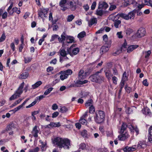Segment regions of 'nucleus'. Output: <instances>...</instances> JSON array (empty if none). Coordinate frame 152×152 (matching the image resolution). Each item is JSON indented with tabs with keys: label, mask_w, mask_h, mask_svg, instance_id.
Returning <instances> with one entry per match:
<instances>
[{
	"label": "nucleus",
	"mask_w": 152,
	"mask_h": 152,
	"mask_svg": "<svg viewBox=\"0 0 152 152\" xmlns=\"http://www.w3.org/2000/svg\"><path fill=\"white\" fill-rule=\"evenodd\" d=\"M86 35V33L84 31H83L79 33L77 35V37L79 38H82L85 37Z\"/></svg>",
	"instance_id": "4c0bfd02"
},
{
	"label": "nucleus",
	"mask_w": 152,
	"mask_h": 152,
	"mask_svg": "<svg viewBox=\"0 0 152 152\" xmlns=\"http://www.w3.org/2000/svg\"><path fill=\"white\" fill-rule=\"evenodd\" d=\"M53 88L52 87H50L47 89L44 92L45 95H47L49 94L53 90Z\"/></svg>",
	"instance_id": "c03bdc74"
},
{
	"label": "nucleus",
	"mask_w": 152,
	"mask_h": 152,
	"mask_svg": "<svg viewBox=\"0 0 152 152\" xmlns=\"http://www.w3.org/2000/svg\"><path fill=\"white\" fill-rule=\"evenodd\" d=\"M135 150L136 148H135L128 146H126L123 149V150L124 152L133 151Z\"/></svg>",
	"instance_id": "aec40b11"
},
{
	"label": "nucleus",
	"mask_w": 152,
	"mask_h": 152,
	"mask_svg": "<svg viewBox=\"0 0 152 152\" xmlns=\"http://www.w3.org/2000/svg\"><path fill=\"white\" fill-rule=\"evenodd\" d=\"M45 96L44 94V95H41L39 96H37L36 98V100L37 101H39L41 99H42L43 98H45Z\"/></svg>",
	"instance_id": "603ef678"
},
{
	"label": "nucleus",
	"mask_w": 152,
	"mask_h": 152,
	"mask_svg": "<svg viewBox=\"0 0 152 152\" xmlns=\"http://www.w3.org/2000/svg\"><path fill=\"white\" fill-rule=\"evenodd\" d=\"M146 31L144 28H140L137 33V36L138 37H141L145 35Z\"/></svg>",
	"instance_id": "9d476101"
},
{
	"label": "nucleus",
	"mask_w": 152,
	"mask_h": 152,
	"mask_svg": "<svg viewBox=\"0 0 152 152\" xmlns=\"http://www.w3.org/2000/svg\"><path fill=\"white\" fill-rule=\"evenodd\" d=\"M66 41L67 43H72L74 42V38L71 36H66Z\"/></svg>",
	"instance_id": "a878e982"
},
{
	"label": "nucleus",
	"mask_w": 152,
	"mask_h": 152,
	"mask_svg": "<svg viewBox=\"0 0 152 152\" xmlns=\"http://www.w3.org/2000/svg\"><path fill=\"white\" fill-rule=\"evenodd\" d=\"M138 46L137 45H134L130 46L127 48V52L130 53L132 51L136 49L138 47Z\"/></svg>",
	"instance_id": "4be33fe9"
},
{
	"label": "nucleus",
	"mask_w": 152,
	"mask_h": 152,
	"mask_svg": "<svg viewBox=\"0 0 152 152\" xmlns=\"http://www.w3.org/2000/svg\"><path fill=\"white\" fill-rule=\"evenodd\" d=\"M52 142L54 145L60 149H68L70 146V140L67 138L57 137L54 138Z\"/></svg>",
	"instance_id": "f257e3e1"
},
{
	"label": "nucleus",
	"mask_w": 152,
	"mask_h": 152,
	"mask_svg": "<svg viewBox=\"0 0 152 152\" xmlns=\"http://www.w3.org/2000/svg\"><path fill=\"white\" fill-rule=\"evenodd\" d=\"M86 147L85 144L84 143H82L79 146V149L82 150H85L86 149Z\"/></svg>",
	"instance_id": "8fccbe9b"
},
{
	"label": "nucleus",
	"mask_w": 152,
	"mask_h": 152,
	"mask_svg": "<svg viewBox=\"0 0 152 152\" xmlns=\"http://www.w3.org/2000/svg\"><path fill=\"white\" fill-rule=\"evenodd\" d=\"M95 112V109L94 107L92 106H91L89 107V112L91 113H93Z\"/></svg>",
	"instance_id": "3c124183"
},
{
	"label": "nucleus",
	"mask_w": 152,
	"mask_h": 152,
	"mask_svg": "<svg viewBox=\"0 0 152 152\" xmlns=\"http://www.w3.org/2000/svg\"><path fill=\"white\" fill-rule=\"evenodd\" d=\"M109 50V48L108 46H102L100 49V53L101 55H102L107 52Z\"/></svg>",
	"instance_id": "6ab92c4d"
},
{
	"label": "nucleus",
	"mask_w": 152,
	"mask_h": 152,
	"mask_svg": "<svg viewBox=\"0 0 152 152\" xmlns=\"http://www.w3.org/2000/svg\"><path fill=\"white\" fill-rule=\"evenodd\" d=\"M25 83L24 82H23L19 86L15 92V93L19 97L20 96L21 94L23 93V88L24 86Z\"/></svg>",
	"instance_id": "1a4fd4ad"
},
{
	"label": "nucleus",
	"mask_w": 152,
	"mask_h": 152,
	"mask_svg": "<svg viewBox=\"0 0 152 152\" xmlns=\"http://www.w3.org/2000/svg\"><path fill=\"white\" fill-rule=\"evenodd\" d=\"M6 38V36L4 34H3L0 38V42H1L4 41Z\"/></svg>",
	"instance_id": "e2e57ef3"
},
{
	"label": "nucleus",
	"mask_w": 152,
	"mask_h": 152,
	"mask_svg": "<svg viewBox=\"0 0 152 152\" xmlns=\"http://www.w3.org/2000/svg\"><path fill=\"white\" fill-rule=\"evenodd\" d=\"M134 6L137 7V9L138 10H140L144 6V4L142 3V1L141 0H139L137 2V4H135Z\"/></svg>",
	"instance_id": "4468645a"
},
{
	"label": "nucleus",
	"mask_w": 152,
	"mask_h": 152,
	"mask_svg": "<svg viewBox=\"0 0 152 152\" xmlns=\"http://www.w3.org/2000/svg\"><path fill=\"white\" fill-rule=\"evenodd\" d=\"M149 133L150 136L148 137L149 141L152 143V130L149 128Z\"/></svg>",
	"instance_id": "e433bc0d"
},
{
	"label": "nucleus",
	"mask_w": 152,
	"mask_h": 152,
	"mask_svg": "<svg viewBox=\"0 0 152 152\" xmlns=\"http://www.w3.org/2000/svg\"><path fill=\"white\" fill-rule=\"evenodd\" d=\"M42 84V81H38L32 85V87L33 89H35L39 86Z\"/></svg>",
	"instance_id": "c756f323"
},
{
	"label": "nucleus",
	"mask_w": 152,
	"mask_h": 152,
	"mask_svg": "<svg viewBox=\"0 0 152 152\" xmlns=\"http://www.w3.org/2000/svg\"><path fill=\"white\" fill-rule=\"evenodd\" d=\"M48 11L47 10L43 9L40 10L39 12V16L42 18L43 21H44V18L47 17Z\"/></svg>",
	"instance_id": "6e6552de"
},
{
	"label": "nucleus",
	"mask_w": 152,
	"mask_h": 152,
	"mask_svg": "<svg viewBox=\"0 0 152 152\" xmlns=\"http://www.w3.org/2000/svg\"><path fill=\"white\" fill-rule=\"evenodd\" d=\"M141 111L142 113L145 115H148L150 117H151L152 115L150 110L147 107L144 108Z\"/></svg>",
	"instance_id": "f8f14e48"
},
{
	"label": "nucleus",
	"mask_w": 152,
	"mask_h": 152,
	"mask_svg": "<svg viewBox=\"0 0 152 152\" xmlns=\"http://www.w3.org/2000/svg\"><path fill=\"white\" fill-rule=\"evenodd\" d=\"M70 8L72 10H74L76 9V6L74 5L72 2H70Z\"/></svg>",
	"instance_id": "a18cd8bd"
},
{
	"label": "nucleus",
	"mask_w": 152,
	"mask_h": 152,
	"mask_svg": "<svg viewBox=\"0 0 152 152\" xmlns=\"http://www.w3.org/2000/svg\"><path fill=\"white\" fill-rule=\"evenodd\" d=\"M39 128L37 126L34 127L31 132L32 135L35 137H38V134L39 132Z\"/></svg>",
	"instance_id": "9b49d317"
},
{
	"label": "nucleus",
	"mask_w": 152,
	"mask_h": 152,
	"mask_svg": "<svg viewBox=\"0 0 152 152\" xmlns=\"http://www.w3.org/2000/svg\"><path fill=\"white\" fill-rule=\"evenodd\" d=\"M81 135L84 137L88 138L89 135L87 134V132L86 130H84L81 133Z\"/></svg>",
	"instance_id": "c85d7f7f"
},
{
	"label": "nucleus",
	"mask_w": 152,
	"mask_h": 152,
	"mask_svg": "<svg viewBox=\"0 0 152 152\" xmlns=\"http://www.w3.org/2000/svg\"><path fill=\"white\" fill-rule=\"evenodd\" d=\"M127 45V44L126 42H125L121 48H120L116 52L114 53H113V55L115 56V54L117 55H118L122 51V49L124 48H126V46Z\"/></svg>",
	"instance_id": "dca6fc26"
},
{
	"label": "nucleus",
	"mask_w": 152,
	"mask_h": 152,
	"mask_svg": "<svg viewBox=\"0 0 152 152\" xmlns=\"http://www.w3.org/2000/svg\"><path fill=\"white\" fill-rule=\"evenodd\" d=\"M116 16L120 17L126 20H128L129 19H134L135 17V14L133 12H130L128 14L123 13H118Z\"/></svg>",
	"instance_id": "7ed1b4c3"
},
{
	"label": "nucleus",
	"mask_w": 152,
	"mask_h": 152,
	"mask_svg": "<svg viewBox=\"0 0 152 152\" xmlns=\"http://www.w3.org/2000/svg\"><path fill=\"white\" fill-rule=\"evenodd\" d=\"M21 42H22V44L19 47V51L20 52H21L22 51V50L23 48L24 44H23V39H22L21 40Z\"/></svg>",
	"instance_id": "052dcab7"
},
{
	"label": "nucleus",
	"mask_w": 152,
	"mask_h": 152,
	"mask_svg": "<svg viewBox=\"0 0 152 152\" xmlns=\"http://www.w3.org/2000/svg\"><path fill=\"white\" fill-rule=\"evenodd\" d=\"M39 149V148L37 147L34 149L30 150L29 152H38Z\"/></svg>",
	"instance_id": "bf43d9fd"
},
{
	"label": "nucleus",
	"mask_w": 152,
	"mask_h": 152,
	"mask_svg": "<svg viewBox=\"0 0 152 152\" xmlns=\"http://www.w3.org/2000/svg\"><path fill=\"white\" fill-rule=\"evenodd\" d=\"M63 71H61L59 72V74H61V75L60 76V79L61 80H63L64 79H66L67 78V77L66 76V75H65V74L64 73V72H63Z\"/></svg>",
	"instance_id": "bb28decb"
},
{
	"label": "nucleus",
	"mask_w": 152,
	"mask_h": 152,
	"mask_svg": "<svg viewBox=\"0 0 152 152\" xmlns=\"http://www.w3.org/2000/svg\"><path fill=\"white\" fill-rule=\"evenodd\" d=\"M105 113L102 110H97L94 116L95 121L98 124H100L103 122L104 120Z\"/></svg>",
	"instance_id": "f03ea898"
},
{
	"label": "nucleus",
	"mask_w": 152,
	"mask_h": 152,
	"mask_svg": "<svg viewBox=\"0 0 152 152\" xmlns=\"http://www.w3.org/2000/svg\"><path fill=\"white\" fill-rule=\"evenodd\" d=\"M28 75V74L27 72L23 73L20 75L19 77L20 79H25L26 78Z\"/></svg>",
	"instance_id": "393cba45"
},
{
	"label": "nucleus",
	"mask_w": 152,
	"mask_h": 152,
	"mask_svg": "<svg viewBox=\"0 0 152 152\" xmlns=\"http://www.w3.org/2000/svg\"><path fill=\"white\" fill-rule=\"evenodd\" d=\"M116 35L118 37L119 39L122 38L123 37L122 31L118 32L117 33Z\"/></svg>",
	"instance_id": "13d9d810"
},
{
	"label": "nucleus",
	"mask_w": 152,
	"mask_h": 152,
	"mask_svg": "<svg viewBox=\"0 0 152 152\" xmlns=\"http://www.w3.org/2000/svg\"><path fill=\"white\" fill-rule=\"evenodd\" d=\"M58 35L57 34H54L52 35L51 39L50 40V42L53 41L56 39L58 38Z\"/></svg>",
	"instance_id": "864d4df0"
},
{
	"label": "nucleus",
	"mask_w": 152,
	"mask_h": 152,
	"mask_svg": "<svg viewBox=\"0 0 152 152\" xmlns=\"http://www.w3.org/2000/svg\"><path fill=\"white\" fill-rule=\"evenodd\" d=\"M120 134L118 136V139L120 141H125L130 137V135L127 132Z\"/></svg>",
	"instance_id": "423d86ee"
},
{
	"label": "nucleus",
	"mask_w": 152,
	"mask_h": 152,
	"mask_svg": "<svg viewBox=\"0 0 152 152\" xmlns=\"http://www.w3.org/2000/svg\"><path fill=\"white\" fill-rule=\"evenodd\" d=\"M74 18L75 16H74L73 15H69L68 16L67 20V21L68 22H70L74 19Z\"/></svg>",
	"instance_id": "49530a36"
},
{
	"label": "nucleus",
	"mask_w": 152,
	"mask_h": 152,
	"mask_svg": "<svg viewBox=\"0 0 152 152\" xmlns=\"http://www.w3.org/2000/svg\"><path fill=\"white\" fill-rule=\"evenodd\" d=\"M14 127L13 124H11L8 125L6 128V130L7 131H11Z\"/></svg>",
	"instance_id": "f704fd0d"
},
{
	"label": "nucleus",
	"mask_w": 152,
	"mask_h": 152,
	"mask_svg": "<svg viewBox=\"0 0 152 152\" xmlns=\"http://www.w3.org/2000/svg\"><path fill=\"white\" fill-rule=\"evenodd\" d=\"M19 97V96L17 95L15 93L14 94L12 95L10 98L9 100H12L15 99L18 97Z\"/></svg>",
	"instance_id": "a19ab883"
},
{
	"label": "nucleus",
	"mask_w": 152,
	"mask_h": 152,
	"mask_svg": "<svg viewBox=\"0 0 152 152\" xmlns=\"http://www.w3.org/2000/svg\"><path fill=\"white\" fill-rule=\"evenodd\" d=\"M86 20L88 22V25L91 26L95 23H96L97 20L96 18H91L90 20H88V18H86Z\"/></svg>",
	"instance_id": "f3484780"
},
{
	"label": "nucleus",
	"mask_w": 152,
	"mask_h": 152,
	"mask_svg": "<svg viewBox=\"0 0 152 152\" xmlns=\"http://www.w3.org/2000/svg\"><path fill=\"white\" fill-rule=\"evenodd\" d=\"M105 12V11L98 7V9L96 10V14L98 15L101 16Z\"/></svg>",
	"instance_id": "5701e85b"
},
{
	"label": "nucleus",
	"mask_w": 152,
	"mask_h": 152,
	"mask_svg": "<svg viewBox=\"0 0 152 152\" xmlns=\"http://www.w3.org/2000/svg\"><path fill=\"white\" fill-rule=\"evenodd\" d=\"M83 84L82 81L79 79L76 81L75 84L73 86L74 87H78L80 86V85Z\"/></svg>",
	"instance_id": "cd10ccee"
},
{
	"label": "nucleus",
	"mask_w": 152,
	"mask_h": 152,
	"mask_svg": "<svg viewBox=\"0 0 152 152\" xmlns=\"http://www.w3.org/2000/svg\"><path fill=\"white\" fill-rule=\"evenodd\" d=\"M121 21L119 20H115L114 23V25L116 28H118V26L121 23Z\"/></svg>",
	"instance_id": "58836bf2"
},
{
	"label": "nucleus",
	"mask_w": 152,
	"mask_h": 152,
	"mask_svg": "<svg viewBox=\"0 0 152 152\" xmlns=\"http://www.w3.org/2000/svg\"><path fill=\"white\" fill-rule=\"evenodd\" d=\"M13 10L14 12H16L18 14H19L20 13V10H18V9L16 7L13 8Z\"/></svg>",
	"instance_id": "69168bd1"
},
{
	"label": "nucleus",
	"mask_w": 152,
	"mask_h": 152,
	"mask_svg": "<svg viewBox=\"0 0 152 152\" xmlns=\"http://www.w3.org/2000/svg\"><path fill=\"white\" fill-rule=\"evenodd\" d=\"M133 32V30L130 28H127L126 31V34L129 35Z\"/></svg>",
	"instance_id": "de8ad7c7"
},
{
	"label": "nucleus",
	"mask_w": 152,
	"mask_h": 152,
	"mask_svg": "<svg viewBox=\"0 0 152 152\" xmlns=\"http://www.w3.org/2000/svg\"><path fill=\"white\" fill-rule=\"evenodd\" d=\"M151 53V50H149L148 51H144L143 52V54L145 55V58H148L150 56Z\"/></svg>",
	"instance_id": "473e14b6"
},
{
	"label": "nucleus",
	"mask_w": 152,
	"mask_h": 152,
	"mask_svg": "<svg viewBox=\"0 0 152 152\" xmlns=\"http://www.w3.org/2000/svg\"><path fill=\"white\" fill-rule=\"evenodd\" d=\"M108 5L104 1L100 2L99 4V8L106 10L108 8Z\"/></svg>",
	"instance_id": "ddd939ff"
},
{
	"label": "nucleus",
	"mask_w": 152,
	"mask_h": 152,
	"mask_svg": "<svg viewBox=\"0 0 152 152\" xmlns=\"http://www.w3.org/2000/svg\"><path fill=\"white\" fill-rule=\"evenodd\" d=\"M96 6V1H94L93 2L91 7V9L92 10H94L95 9Z\"/></svg>",
	"instance_id": "0e129e2a"
},
{
	"label": "nucleus",
	"mask_w": 152,
	"mask_h": 152,
	"mask_svg": "<svg viewBox=\"0 0 152 152\" xmlns=\"http://www.w3.org/2000/svg\"><path fill=\"white\" fill-rule=\"evenodd\" d=\"M142 1V3H144L145 5L150 6V0H141Z\"/></svg>",
	"instance_id": "6e6d98bb"
},
{
	"label": "nucleus",
	"mask_w": 152,
	"mask_h": 152,
	"mask_svg": "<svg viewBox=\"0 0 152 152\" xmlns=\"http://www.w3.org/2000/svg\"><path fill=\"white\" fill-rule=\"evenodd\" d=\"M66 36H65L64 35H61V37H59L58 38L59 42H63L65 39H66Z\"/></svg>",
	"instance_id": "c9c22d12"
},
{
	"label": "nucleus",
	"mask_w": 152,
	"mask_h": 152,
	"mask_svg": "<svg viewBox=\"0 0 152 152\" xmlns=\"http://www.w3.org/2000/svg\"><path fill=\"white\" fill-rule=\"evenodd\" d=\"M58 53H59L61 56L63 57H66L67 54H69L68 53V52H66L65 49L61 48L59 50Z\"/></svg>",
	"instance_id": "2eb2a0df"
},
{
	"label": "nucleus",
	"mask_w": 152,
	"mask_h": 152,
	"mask_svg": "<svg viewBox=\"0 0 152 152\" xmlns=\"http://www.w3.org/2000/svg\"><path fill=\"white\" fill-rule=\"evenodd\" d=\"M126 72H124L123 74V77L122 78V80L121 81L122 82H125V81L127 80L128 78L126 76Z\"/></svg>",
	"instance_id": "79ce46f5"
},
{
	"label": "nucleus",
	"mask_w": 152,
	"mask_h": 152,
	"mask_svg": "<svg viewBox=\"0 0 152 152\" xmlns=\"http://www.w3.org/2000/svg\"><path fill=\"white\" fill-rule=\"evenodd\" d=\"M68 110L67 108L65 107H61L60 109V112L62 113H64L66 112Z\"/></svg>",
	"instance_id": "37998d69"
},
{
	"label": "nucleus",
	"mask_w": 152,
	"mask_h": 152,
	"mask_svg": "<svg viewBox=\"0 0 152 152\" xmlns=\"http://www.w3.org/2000/svg\"><path fill=\"white\" fill-rule=\"evenodd\" d=\"M116 8V5L114 4H111L110 5L109 10L110 11H112L115 10Z\"/></svg>",
	"instance_id": "4d7b16f0"
},
{
	"label": "nucleus",
	"mask_w": 152,
	"mask_h": 152,
	"mask_svg": "<svg viewBox=\"0 0 152 152\" xmlns=\"http://www.w3.org/2000/svg\"><path fill=\"white\" fill-rule=\"evenodd\" d=\"M105 73L106 77L109 80H110L111 79V77L113 76V75L111 74L110 71L109 70H106L105 71Z\"/></svg>",
	"instance_id": "412c9836"
},
{
	"label": "nucleus",
	"mask_w": 152,
	"mask_h": 152,
	"mask_svg": "<svg viewBox=\"0 0 152 152\" xmlns=\"http://www.w3.org/2000/svg\"><path fill=\"white\" fill-rule=\"evenodd\" d=\"M128 125H127L123 123L121 126V130L119 132V133H124V131L126 129V128L127 127H128Z\"/></svg>",
	"instance_id": "b1692460"
},
{
	"label": "nucleus",
	"mask_w": 152,
	"mask_h": 152,
	"mask_svg": "<svg viewBox=\"0 0 152 152\" xmlns=\"http://www.w3.org/2000/svg\"><path fill=\"white\" fill-rule=\"evenodd\" d=\"M80 122V124L83 125H85L87 126V121L84 118H80L79 121Z\"/></svg>",
	"instance_id": "ea45409f"
},
{
	"label": "nucleus",
	"mask_w": 152,
	"mask_h": 152,
	"mask_svg": "<svg viewBox=\"0 0 152 152\" xmlns=\"http://www.w3.org/2000/svg\"><path fill=\"white\" fill-rule=\"evenodd\" d=\"M62 71L63 72H64L65 75H67L66 76L67 77H68L69 75H71L72 73V71L70 69H68L66 70Z\"/></svg>",
	"instance_id": "2f4dec72"
},
{
	"label": "nucleus",
	"mask_w": 152,
	"mask_h": 152,
	"mask_svg": "<svg viewBox=\"0 0 152 152\" xmlns=\"http://www.w3.org/2000/svg\"><path fill=\"white\" fill-rule=\"evenodd\" d=\"M90 80L93 82L101 83L104 81V77L96 74L91 76L89 78Z\"/></svg>",
	"instance_id": "20e7f679"
},
{
	"label": "nucleus",
	"mask_w": 152,
	"mask_h": 152,
	"mask_svg": "<svg viewBox=\"0 0 152 152\" xmlns=\"http://www.w3.org/2000/svg\"><path fill=\"white\" fill-rule=\"evenodd\" d=\"M32 58L30 57L24 58V60L25 63H28L31 61Z\"/></svg>",
	"instance_id": "5fc2aeb1"
},
{
	"label": "nucleus",
	"mask_w": 152,
	"mask_h": 152,
	"mask_svg": "<svg viewBox=\"0 0 152 152\" xmlns=\"http://www.w3.org/2000/svg\"><path fill=\"white\" fill-rule=\"evenodd\" d=\"M73 47H75V45H72L69 48L67 49L68 53L72 56H73V55H76L79 51V49L78 48L73 49Z\"/></svg>",
	"instance_id": "39448f33"
},
{
	"label": "nucleus",
	"mask_w": 152,
	"mask_h": 152,
	"mask_svg": "<svg viewBox=\"0 0 152 152\" xmlns=\"http://www.w3.org/2000/svg\"><path fill=\"white\" fill-rule=\"evenodd\" d=\"M125 3L127 5L133 4L134 6L135 4H137L136 2L134 0H126Z\"/></svg>",
	"instance_id": "7c9ffc66"
},
{
	"label": "nucleus",
	"mask_w": 152,
	"mask_h": 152,
	"mask_svg": "<svg viewBox=\"0 0 152 152\" xmlns=\"http://www.w3.org/2000/svg\"><path fill=\"white\" fill-rule=\"evenodd\" d=\"M59 114V113L57 111L54 112L52 114V117L53 118L56 117Z\"/></svg>",
	"instance_id": "338daca9"
},
{
	"label": "nucleus",
	"mask_w": 152,
	"mask_h": 152,
	"mask_svg": "<svg viewBox=\"0 0 152 152\" xmlns=\"http://www.w3.org/2000/svg\"><path fill=\"white\" fill-rule=\"evenodd\" d=\"M93 102V100L91 99L87 101L85 104V106L86 107H88L89 106H92V103Z\"/></svg>",
	"instance_id": "72a5a7b5"
},
{
	"label": "nucleus",
	"mask_w": 152,
	"mask_h": 152,
	"mask_svg": "<svg viewBox=\"0 0 152 152\" xmlns=\"http://www.w3.org/2000/svg\"><path fill=\"white\" fill-rule=\"evenodd\" d=\"M128 128L130 129V130L132 132H134L135 131V129L137 127L136 126H134L131 124H129L128 126Z\"/></svg>",
	"instance_id": "09e8293b"
},
{
	"label": "nucleus",
	"mask_w": 152,
	"mask_h": 152,
	"mask_svg": "<svg viewBox=\"0 0 152 152\" xmlns=\"http://www.w3.org/2000/svg\"><path fill=\"white\" fill-rule=\"evenodd\" d=\"M52 109L53 110H56L58 108V106L56 104H54L52 106Z\"/></svg>",
	"instance_id": "774afa93"
},
{
	"label": "nucleus",
	"mask_w": 152,
	"mask_h": 152,
	"mask_svg": "<svg viewBox=\"0 0 152 152\" xmlns=\"http://www.w3.org/2000/svg\"><path fill=\"white\" fill-rule=\"evenodd\" d=\"M59 4L62 10L65 11L68 8L69 4L67 2L66 0H61Z\"/></svg>",
	"instance_id": "0eeeda50"
},
{
	"label": "nucleus",
	"mask_w": 152,
	"mask_h": 152,
	"mask_svg": "<svg viewBox=\"0 0 152 152\" xmlns=\"http://www.w3.org/2000/svg\"><path fill=\"white\" fill-rule=\"evenodd\" d=\"M147 145L144 141H140L137 145V147L139 148H145L146 147Z\"/></svg>",
	"instance_id": "a211bd4d"
},
{
	"label": "nucleus",
	"mask_w": 152,
	"mask_h": 152,
	"mask_svg": "<svg viewBox=\"0 0 152 152\" xmlns=\"http://www.w3.org/2000/svg\"><path fill=\"white\" fill-rule=\"evenodd\" d=\"M117 80L118 79L115 76L113 77L112 80L113 81V83L115 85H116L117 84Z\"/></svg>",
	"instance_id": "680f3d73"
}]
</instances>
